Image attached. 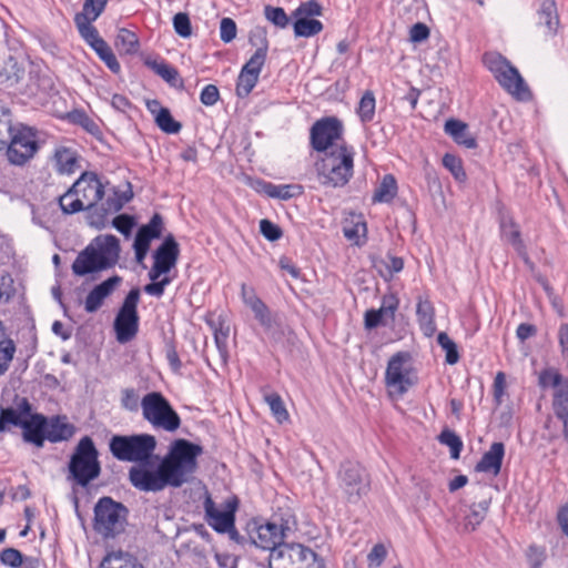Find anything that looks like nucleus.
I'll return each mask as SVG.
<instances>
[{
  "label": "nucleus",
  "mask_w": 568,
  "mask_h": 568,
  "mask_svg": "<svg viewBox=\"0 0 568 568\" xmlns=\"http://www.w3.org/2000/svg\"><path fill=\"white\" fill-rule=\"evenodd\" d=\"M133 197L130 183H103L94 172H83L59 197L62 213H79L98 207L102 213H116Z\"/></svg>",
  "instance_id": "nucleus-1"
},
{
  "label": "nucleus",
  "mask_w": 568,
  "mask_h": 568,
  "mask_svg": "<svg viewBox=\"0 0 568 568\" xmlns=\"http://www.w3.org/2000/svg\"><path fill=\"white\" fill-rule=\"evenodd\" d=\"M202 453L200 445L186 439H176L171 444L168 454L160 462L170 487L179 488L193 478L197 469V458Z\"/></svg>",
  "instance_id": "nucleus-2"
},
{
  "label": "nucleus",
  "mask_w": 568,
  "mask_h": 568,
  "mask_svg": "<svg viewBox=\"0 0 568 568\" xmlns=\"http://www.w3.org/2000/svg\"><path fill=\"white\" fill-rule=\"evenodd\" d=\"M120 245L113 235L95 237L81 251L72 264V272L78 276L108 270L119 260Z\"/></svg>",
  "instance_id": "nucleus-3"
},
{
  "label": "nucleus",
  "mask_w": 568,
  "mask_h": 568,
  "mask_svg": "<svg viewBox=\"0 0 568 568\" xmlns=\"http://www.w3.org/2000/svg\"><path fill=\"white\" fill-rule=\"evenodd\" d=\"M99 453L91 437H82L74 448L69 462L68 479L85 487L99 477L101 473Z\"/></svg>",
  "instance_id": "nucleus-4"
},
{
  "label": "nucleus",
  "mask_w": 568,
  "mask_h": 568,
  "mask_svg": "<svg viewBox=\"0 0 568 568\" xmlns=\"http://www.w3.org/2000/svg\"><path fill=\"white\" fill-rule=\"evenodd\" d=\"M353 150L344 144L326 152L317 163L320 182L333 187L346 184L353 174Z\"/></svg>",
  "instance_id": "nucleus-5"
},
{
  "label": "nucleus",
  "mask_w": 568,
  "mask_h": 568,
  "mask_svg": "<svg viewBox=\"0 0 568 568\" xmlns=\"http://www.w3.org/2000/svg\"><path fill=\"white\" fill-rule=\"evenodd\" d=\"M128 509L110 497H102L94 506L93 529L101 537L115 538L125 530Z\"/></svg>",
  "instance_id": "nucleus-6"
},
{
  "label": "nucleus",
  "mask_w": 568,
  "mask_h": 568,
  "mask_svg": "<svg viewBox=\"0 0 568 568\" xmlns=\"http://www.w3.org/2000/svg\"><path fill=\"white\" fill-rule=\"evenodd\" d=\"M155 446L156 440L154 436L149 434L115 435L110 440V450L116 459L138 464L150 459Z\"/></svg>",
  "instance_id": "nucleus-7"
},
{
  "label": "nucleus",
  "mask_w": 568,
  "mask_h": 568,
  "mask_svg": "<svg viewBox=\"0 0 568 568\" xmlns=\"http://www.w3.org/2000/svg\"><path fill=\"white\" fill-rule=\"evenodd\" d=\"M143 418L154 428L175 432L181 424L178 413L169 400L159 392H151L141 399Z\"/></svg>",
  "instance_id": "nucleus-8"
},
{
  "label": "nucleus",
  "mask_w": 568,
  "mask_h": 568,
  "mask_svg": "<svg viewBox=\"0 0 568 568\" xmlns=\"http://www.w3.org/2000/svg\"><path fill=\"white\" fill-rule=\"evenodd\" d=\"M239 507L236 497L226 498L223 503L216 504L210 493L205 490L203 509L207 525L219 534H229L235 538V513Z\"/></svg>",
  "instance_id": "nucleus-9"
},
{
  "label": "nucleus",
  "mask_w": 568,
  "mask_h": 568,
  "mask_svg": "<svg viewBox=\"0 0 568 568\" xmlns=\"http://www.w3.org/2000/svg\"><path fill=\"white\" fill-rule=\"evenodd\" d=\"M417 383V375L408 353L393 355L386 367L385 385L389 395L403 396Z\"/></svg>",
  "instance_id": "nucleus-10"
},
{
  "label": "nucleus",
  "mask_w": 568,
  "mask_h": 568,
  "mask_svg": "<svg viewBox=\"0 0 568 568\" xmlns=\"http://www.w3.org/2000/svg\"><path fill=\"white\" fill-rule=\"evenodd\" d=\"M11 164L23 165L29 162L39 150L37 131L21 123L13 124L11 136L4 148Z\"/></svg>",
  "instance_id": "nucleus-11"
},
{
  "label": "nucleus",
  "mask_w": 568,
  "mask_h": 568,
  "mask_svg": "<svg viewBox=\"0 0 568 568\" xmlns=\"http://www.w3.org/2000/svg\"><path fill=\"white\" fill-rule=\"evenodd\" d=\"M487 69L494 74L497 82L510 94L521 97L527 92L524 79L518 70L501 54L487 52L483 57Z\"/></svg>",
  "instance_id": "nucleus-12"
},
{
  "label": "nucleus",
  "mask_w": 568,
  "mask_h": 568,
  "mask_svg": "<svg viewBox=\"0 0 568 568\" xmlns=\"http://www.w3.org/2000/svg\"><path fill=\"white\" fill-rule=\"evenodd\" d=\"M316 554L302 544H283L270 554V568H315Z\"/></svg>",
  "instance_id": "nucleus-13"
},
{
  "label": "nucleus",
  "mask_w": 568,
  "mask_h": 568,
  "mask_svg": "<svg viewBox=\"0 0 568 568\" xmlns=\"http://www.w3.org/2000/svg\"><path fill=\"white\" fill-rule=\"evenodd\" d=\"M140 300V291L131 290L124 298L122 306L114 320V331L116 341L125 344L132 341L139 331L138 303Z\"/></svg>",
  "instance_id": "nucleus-14"
},
{
  "label": "nucleus",
  "mask_w": 568,
  "mask_h": 568,
  "mask_svg": "<svg viewBox=\"0 0 568 568\" xmlns=\"http://www.w3.org/2000/svg\"><path fill=\"white\" fill-rule=\"evenodd\" d=\"M129 479L136 489L142 491L155 493L170 487L161 464L154 466L150 459L131 467Z\"/></svg>",
  "instance_id": "nucleus-15"
},
{
  "label": "nucleus",
  "mask_w": 568,
  "mask_h": 568,
  "mask_svg": "<svg viewBox=\"0 0 568 568\" xmlns=\"http://www.w3.org/2000/svg\"><path fill=\"white\" fill-rule=\"evenodd\" d=\"M343 126L335 118L317 121L311 129V143L316 151L334 150L342 140Z\"/></svg>",
  "instance_id": "nucleus-16"
},
{
  "label": "nucleus",
  "mask_w": 568,
  "mask_h": 568,
  "mask_svg": "<svg viewBox=\"0 0 568 568\" xmlns=\"http://www.w3.org/2000/svg\"><path fill=\"white\" fill-rule=\"evenodd\" d=\"M179 255L180 247L178 242L172 235L166 236L153 254L154 262L149 272L150 280L156 281L175 267Z\"/></svg>",
  "instance_id": "nucleus-17"
},
{
  "label": "nucleus",
  "mask_w": 568,
  "mask_h": 568,
  "mask_svg": "<svg viewBox=\"0 0 568 568\" xmlns=\"http://www.w3.org/2000/svg\"><path fill=\"white\" fill-rule=\"evenodd\" d=\"M287 529V525L266 521L255 525L250 531V538L256 547L272 552L283 545Z\"/></svg>",
  "instance_id": "nucleus-18"
},
{
  "label": "nucleus",
  "mask_w": 568,
  "mask_h": 568,
  "mask_svg": "<svg viewBox=\"0 0 568 568\" xmlns=\"http://www.w3.org/2000/svg\"><path fill=\"white\" fill-rule=\"evenodd\" d=\"M339 485L344 489L349 499L358 498L365 494L368 488V481L365 470L355 463L347 462L341 466Z\"/></svg>",
  "instance_id": "nucleus-19"
},
{
  "label": "nucleus",
  "mask_w": 568,
  "mask_h": 568,
  "mask_svg": "<svg viewBox=\"0 0 568 568\" xmlns=\"http://www.w3.org/2000/svg\"><path fill=\"white\" fill-rule=\"evenodd\" d=\"M162 229L161 215H153L151 221L139 230L133 244L138 262H142L145 258L151 241L161 236Z\"/></svg>",
  "instance_id": "nucleus-20"
},
{
  "label": "nucleus",
  "mask_w": 568,
  "mask_h": 568,
  "mask_svg": "<svg viewBox=\"0 0 568 568\" xmlns=\"http://www.w3.org/2000/svg\"><path fill=\"white\" fill-rule=\"evenodd\" d=\"M241 297L243 303L251 308L255 318L266 329H271L274 325V318L270 308L256 295L255 290L246 284L241 286Z\"/></svg>",
  "instance_id": "nucleus-21"
},
{
  "label": "nucleus",
  "mask_w": 568,
  "mask_h": 568,
  "mask_svg": "<svg viewBox=\"0 0 568 568\" xmlns=\"http://www.w3.org/2000/svg\"><path fill=\"white\" fill-rule=\"evenodd\" d=\"M121 282L122 278L114 275L94 286L84 301V310L88 313L97 312L103 305L105 298L114 292Z\"/></svg>",
  "instance_id": "nucleus-22"
},
{
  "label": "nucleus",
  "mask_w": 568,
  "mask_h": 568,
  "mask_svg": "<svg viewBox=\"0 0 568 568\" xmlns=\"http://www.w3.org/2000/svg\"><path fill=\"white\" fill-rule=\"evenodd\" d=\"M45 426L47 418L41 414L32 413L31 409L21 425L23 439L37 447H42L47 436Z\"/></svg>",
  "instance_id": "nucleus-23"
},
{
  "label": "nucleus",
  "mask_w": 568,
  "mask_h": 568,
  "mask_svg": "<svg viewBox=\"0 0 568 568\" xmlns=\"http://www.w3.org/2000/svg\"><path fill=\"white\" fill-rule=\"evenodd\" d=\"M30 410L31 404L24 397L18 399L14 407H0V433L9 430L10 426L21 427Z\"/></svg>",
  "instance_id": "nucleus-24"
},
{
  "label": "nucleus",
  "mask_w": 568,
  "mask_h": 568,
  "mask_svg": "<svg viewBox=\"0 0 568 568\" xmlns=\"http://www.w3.org/2000/svg\"><path fill=\"white\" fill-rule=\"evenodd\" d=\"M505 456V446L500 442H495L476 464L475 470L478 473L497 476L500 473L503 459Z\"/></svg>",
  "instance_id": "nucleus-25"
},
{
  "label": "nucleus",
  "mask_w": 568,
  "mask_h": 568,
  "mask_svg": "<svg viewBox=\"0 0 568 568\" xmlns=\"http://www.w3.org/2000/svg\"><path fill=\"white\" fill-rule=\"evenodd\" d=\"M53 166L60 174H72L80 169L79 155L70 148L57 146L52 158Z\"/></svg>",
  "instance_id": "nucleus-26"
},
{
  "label": "nucleus",
  "mask_w": 568,
  "mask_h": 568,
  "mask_svg": "<svg viewBox=\"0 0 568 568\" xmlns=\"http://www.w3.org/2000/svg\"><path fill=\"white\" fill-rule=\"evenodd\" d=\"M362 217L363 215H352V219H346L343 223L344 236L357 246L365 244L367 235V225Z\"/></svg>",
  "instance_id": "nucleus-27"
},
{
  "label": "nucleus",
  "mask_w": 568,
  "mask_h": 568,
  "mask_svg": "<svg viewBox=\"0 0 568 568\" xmlns=\"http://www.w3.org/2000/svg\"><path fill=\"white\" fill-rule=\"evenodd\" d=\"M500 232L505 241L510 243L514 248L527 261L525 245L520 240L519 226L514 222L511 215H503L500 220Z\"/></svg>",
  "instance_id": "nucleus-28"
},
{
  "label": "nucleus",
  "mask_w": 568,
  "mask_h": 568,
  "mask_svg": "<svg viewBox=\"0 0 568 568\" xmlns=\"http://www.w3.org/2000/svg\"><path fill=\"white\" fill-rule=\"evenodd\" d=\"M445 132L450 135L455 142L468 149L476 146V140L469 134L467 125L455 119L447 120L445 123Z\"/></svg>",
  "instance_id": "nucleus-29"
},
{
  "label": "nucleus",
  "mask_w": 568,
  "mask_h": 568,
  "mask_svg": "<svg viewBox=\"0 0 568 568\" xmlns=\"http://www.w3.org/2000/svg\"><path fill=\"white\" fill-rule=\"evenodd\" d=\"M538 17L539 23L547 28V32L549 34H555L559 26L555 0H540Z\"/></svg>",
  "instance_id": "nucleus-30"
},
{
  "label": "nucleus",
  "mask_w": 568,
  "mask_h": 568,
  "mask_svg": "<svg viewBox=\"0 0 568 568\" xmlns=\"http://www.w3.org/2000/svg\"><path fill=\"white\" fill-rule=\"evenodd\" d=\"M397 194V182L392 174L382 178L372 196L374 203H388Z\"/></svg>",
  "instance_id": "nucleus-31"
},
{
  "label": "nucleus",
  "mask_w": 568,
  "mask_h": 568,
  "mask_svg": "<svg viewBox=\"0 0 568 568\" xmlns=\"http://www.w3.org/2000/svg\"><path fill=\"white\" fill-rule=\"evenodd\" d=\"M416 314L424 335L430 337L436 331L434 308L430 302L419 300L417 303Z\"/></svg>",
  "instance_id": "nucleus-32"
},
{
  "label": "nucleus",
  "mask_w": 568,
  "mask_h": 568,
  "mask_svg": "<svg viewBox=\"0 0 568 568\" xmlns=\"http://www.w3.org/2000/svg\"><path fill=\"white\" fill-rule=\"evenodd\" d=\"M93 20H89L84 14H75L74 23L78 28L80 36L92 48H97L104 40L99 36L95 27L92 26Z\"/></svg>",
  "instance_id": "nucleus-33"
},
{
  "label": "nucleus",
  "mask_w": 568,
  "mask_h": 568,
  "mask_svg": "<svg viewBox=\"0 0 568 568\" xmlns=\"http://www.w3.org/2000/svg\"><path fill=\"white\" fill-rule=\"evenodd\" d=\"M45 432V439L57 443L69 439L73 435L74 428L60 418H54L49 424L47 423Z\"/></svg>",
  "instance_id": "nucleus-34"
},
{
  "label": "nucleus",
  "mask_w": 568,
  "mask_h": 568,
  "mask_svg": "<svg viewBox=\"0 0 568 568\" xmlns=\"http://www.w3.org/2000/svg\"><path fill=\"white\" fill-rule=\"evenodd\" d=\"M552 405L557 417L564 423V432L568 437V383L554 393Z\"/></svg>",
  "instance_id": "nucleus-35"
},
{
  "label": "nucleus",
  "mask_w": 568,
  "mask_h": 568,
  "mask_svg": "<svg viewBox=\"0 0 568 568\" xmlns=\"http://www.w3.org/2000/svg\"><path fill=\"white\" fill-rule=\"evenodd\" d=\"M100 568H142L138 560L128 554H109Z\"/></svg>",
  "instance_id": "nucleus-36"
},
{
  "label": "nucleus",
  "mask_w": 568,
  "mask_h": 568,
  "mask_svg": "<svg viewBox=\"0 0 568 568\" xmlns=\"http://www.w3.org/2000/svg\"><path fill=\"white\" fill-rule=\"evenodd\" d=\"M115 45L126 54H133L139 50L136 34L128 29H120L115 39Z\"/></svg>",
  "instance_id": "nucleus-37"
},
{
  "label": "nucleus",
  "mask_w": 568,
  "mask_h": 568,
  "mask_svg": "<svg viewBox=\"0 0 568 568\" xmlns=\"http://www.w3.org/2000/svg\"><path fill=\"white\" fill-rule=\"evenodd\" d=\"M145 64L152 69L158 75H160L164 81L172 85H176L179 80V72L173 67L169 65L163 61L156 60H146Z\"/></svg>",
  "instance_id": "nucleus-38"
},
{
  "label": "nucleus",
  "mask_w": 568,
  "mask_h": 568,
  "mask_svg": "<svg viewBox=\"0 0 568 568\" xmlns=\"http://www.w3.org/2000/svg\"><path fill=\"white\" fill-rule=\"evenodd\" d=\"M323 29V24L320 20L300 18L294 23V33L296 37H312L320 33Z\"/></svg>",
  "instance_id": "nucleus-39"
},
{
  "label": "nucleus",
  "mask_w": 568,
  "mask_h": 568,
  "mask_svg": "<svg viewBox=\"0 0 568 568\" xmlns=\"http://www.w3.org/2000/svg\"><path fill=\"white\" fill-rule=\"evenodd\" d=\"M488 506L487 500L471 505L469 514L465 517V528L474 530L486 517Z\"/></svg>",
  "instance_id": "nucleus-40"
},
{
  "label": "nucleus",
  "mask_w": 568,
  "mask_h": 568,
  "mask_svg": "<svg viewBox=\"0 0 568 568\" xmlns=\"http://www.w3.org/2000/svg\"><path fill=\"white\" fill-rule=\"evenodd\" d=\"M565 383H568V378H565L555 368H547L539 374V385L542 388L551 387L556 392L561 389Z\"/></svg>",
  "instance_id": "nucleus-41"
},
{
  "label": "nucleus",
  "mask_w": 568,
  "mask_h": 568,
  "mask_svg": "<svg viewBox=\"0 0 568 568\" xmlns=\"http://www.w3.org/2000/svg\"><path fill=\"white\" fill-rule=\"evenodd\" d=\"M263 191L271 197L287 200L296 194L301 193V186L298 185H275L266 183L263 186Z\"/></svg>",
  "instance_id": "nucleus-42"
},
{
  "label": "nucleus",
  "mask_w": 568,
  "mask_h": 568,
  "mask_svg": "<svg viewBox=\"0 0 568 568\" xmlns=\"http://www.w3.org/2000/svg\"><path fill=\"white\" fill-rule=\"evenodd\" d=\"M265 402L270 406V409L275 417V419L282 424L290 418V414L281 398V396L276 393L267 394L264 397Z\"/></svg>",
  "instance_id": "nucleus-43"
},
{
  "label": "nucleus",
  "mask_w": 568,
  "mask_h": 568,
  "mask_svg": "<svg viewBox=\"0 0 568 568\" xmlns=\"http://www.w3.org/2000/svg\"><path fill=\"white\" fill-rule=\"evenodd\" d=\"M11 130H13L11 112L8 108L0 104V150L6 148L11 136Z\"/></svg>",
  "instance_id": "nucleus-44"
},
{
  "label": "nucleus",
  "mask_w": 568,
  "mask_h": 568,
  "mask_svg": "<svg viewBox=\"0 0 568 568\" xmlns=\"http://www.w3.org/2000/svg\"><path fill=\"white\" fill-rule=\"evenodd\" d=\"M155 122L165 133H178L181 130V124L172 118L170 110L166 108L159 109L155 115Z\"/></svg>",
  "instance_id": "nucleus-45"
},
{
  "label": "nucleus",
  "mask_w": 568,
  "mask_h": 568,
  "mask_svg": "<svg viewBox=\"0 0 568 568\" xmlns=\"http://www.w3.org/2000/svg\"><path fill=\"white\" fill-rule=\"evenodd\" d=\"M16 354V345L12 339L3 338L0 341V376L4 375L10 367V363Z\"/></svg>",
  "instance_id": "nucleus-46"
},
{
  "label": "nucleus",
  "mask_w": 568,
  "mask_h": 568,
  "mask_svg": "<svg viewBox=\"0 0 568 568\" xmlns=\"http://www.w3.org/2000/svg\"><path fill=\"white\" fill-rule=\"evenodd\" d=\"M440 444L446 445L450 449V457L458 459L463 449V442L453 430L444 429L439 437Z\"/></svg>",
  "instance_id": "nucleus-47"
},
{
  "label": "nucleus",
  "mask_w": 568,
  "mask_h": 568,
  "mask_svg": "<svg viewBox=\"0 0 568 568\" xmlns=\"http://www.w3.org/2000/svg\"><path fill=\"white\" fill-rule=\"evenodd\" d=\"M99 58L105 63V65L113 72L119 73L121 70L120 63L113 53L110 45L103 41L97 48L93 49Z\"/></svg>",
  "instance_id": "nucleus-48"
},
{
  "label": "nucleus",
  "mask_w": 568,
  "mask_h": 568,
  "mask_svg": "<svg viewBox=\"0 0 568 568\" xmlns=\"http://www.w3.org/2000/svg\"><path fill=\"white\" fill-rule=\"evenodd\" d=\"M357 113L363 122H369L375 114V97L373 92L367 91L364 93L359 101Z\"/></svg>",
  "instance_id": "nucleus-49"
},
{
  "label": "nucleus",
  "mask_w": 568,
  "mask_h": 568,
  "mask_svg": "<svg viewBox=\"0 0 568 568\" xmlns=\"http://www.w3.org/2000/svg\"><path fill=\"white\" fill-rule=\"evenodd\" d=\"M266 54V47L262 43V48L256 49L254 54L243 67L242 71L254 73L260 77L261 69L265 63Z\"/></svg>",
  "instance_id": "nucleus-50"
},
{
  "label": "nucleus",
  "mask_w": 568,
  "mask_h": 568,
  "mask_svg": "<svg viewBox=\"0 0 568 568\" xmlns=\"http://www.w3.org/2000/svg\"><path fill=\"white\" fill-rule=\"evenodd\" d=\"M437 342L440 345V347L446 352V362L449 365L456 364L459 359V355L457 352V346L454 343V341L450 339V337L446 333L440 332L437 336Z\"/></svg>",
  "instance_id": "nucleus-51"
},
{
  "label": "nucleus",
  "mask_w": 568,
  "mask_h": 568,
  "mask_svg": "<svg viewBox=\"0 0 568 568\" xmlns=\"http://www.w3.org/2000/svg\"><path fill=\"white\" fill-rule=\"evenodd\" d=\"M257 80L258 77L256 74L244 72L241 70L236 84L237 95L241 98L247 97L253 90V88L256 85Z\"/></svg>",
  "instance_id": "nucleus-52"
},
{
  "label": "nucleus",
  "mask_w": 568,
  "mask_h": 568,
  "mask_svg": "<svg viewBox=\"0 0 568 568\" xmlns=\"http://www.w3.org/2000/svg\"><path fill=\"white\" fill-rule=\"evenodd\" d=\"M443 164L453 174L455 180L458 182H464L466 180V173L459 158L447 153L443 158Z\"/></svg>",
  "instance_id": "nucleus-53"
},
{
  "label": "nucleus",
  "mask_w": 568,
  "mask_h": 568,
  "mask_svg": "<svg viewBox=\"0 0 568 568\" xmlns=\"http://www.w3.org/2000/svg\"><path fill=\"white\" fill-rule=\"evenodd\" d=\"M140 395L134 388H124L121 390V406L125 410L129 412H138L139 407H141Z\"/></svg>",
  "instance_id": "nucleus-54"
},
{
  "label": "nucleus",
  "mask_w": 568,
  "mask_h": 568,
  "mask_svg": "<svg viewBox=\"0 0 568 568\" xmlns=\"http://www.w3.org/2000/svg\"><path fill=\"white\" fill-rule=\"evenodd\" d=\"M108 0H84L82 12L89 20H97L104 11Z\"/></svg>",
  "instance_id": "nucleus-55"
},
{
  "label": "nucleus",
  "mask_w": 568,
  "mask_h": 568,
  "mask_svg": "<svg viewBox=\"0 0 568 568\" xmlns=\"http://www.w3.org/2000/svg\"><path fill=\"white\" fill-rule=\"evenodd\" d=\"M265 18L278 28H285L288 24V17L284 9L280 7L266 6L264 9Z\"/></svg>",
  "instance_id": "nucleus-56"
},
{
  "label": "nucleus",
  "mask_w": 568,
  "mask_h": 568,
  "mask_svg": "<svg viewBox=\"0 0 568 568\" xmlns=\"http://www.w3.org/2000/svg\"><path fill=\"white\" fill-rule=\"evenodd\" d=\"M175 32L182 38H189L192 34L190 18L184 12H179L173 18Z\"/></svg>",
  "instance_id": "nucleus-57"
},
{
  "label": "nucleus",
  "mask_w": 568,
  "mask_h": 568,
  "mask_svg": "<svg viewBox=\"0 0 568 568\" xmlns=\"http://www.w3.org/2000/svg\"><path fill=\"white\" fill-rule=\"evenodd\" d=\"M2 565L17 568L22 565V554L14 548H6L0 552Z\"/></svg>",
  "instance_id": "nucleus-58"
},
{
  "label": "nucleus",
  "mask_w": 568,
  "mask_h": 568,
  "mask_svg": "<svg viewBox=\"0 0 568 568\" xmlns=\"http://www.w3.org/2000/svg\"><path fill=\"white\" fill-rule=\"evenodd\" d=\"M260 231L262 235L268 241H276L281 239L283 234L278 225L266 219L261 220Z\"/></svg>",
  "instance_id": "nucleus-59"
},
{
  "label": "nucleus",
  "mask_w": 568,
  "mask_h": 568,
  "mask_svg": "<svg viewBox=\"0 0 568 568\" xmlns=\"http://www.w3.org/2000/svg\"><path fill=\"white\" fill-rule=\"evenodd\" d=\"M220 37L225 43L233 41L236 37V24L231 18H223L220 23Z\"/></svg>",
  "instance_id": "nucleus-60"
},
{
  "label": "nucleus",
  "mask_w": 568,
  "mask_h": 568,
  "mask_svg": "<svg viewBox=\"0 0 568 568\" xmlns=\"http://www.w3.org/2000/svg\"><path fill=\"white\" fill-rule=\"evenodd\" d=\"M398 307V300L395 295H385L382 301V305L378 308L387 318H393L395 311Z\"/></svg>",
  "instance_id": "nucleus-61"
},
{
  "label": "nucleus",
  "mask_w": 568,
  "mask_h": 568,
  "mask_svg": "<svg viewBox=\"0 0 568 568\" xmlns=\"http://www.w3.org/2000/svg\"><path fill=\"white\" fill-rule=\"evenodd\" d=\"M322 13V8L316 1H307L302 3L295 11L296 16H301L302 18L320 16Z\"/></svg>",
  "instance_id": "nucleus-62"
},
{
  "label": "nucleus",
  "mask_w": 568,
  "mask_h": 568,
  "mask_svg": "<svg viewBox=\"0 0 568 568\" xmlns=\"http://www.w3.org/2000/svg\"><path fill=\"white\" fill-rule=\"evenodd\" d=\"M219 98V89L213 84H207L204 87L200 95V100L204 105H214Z\"/></svg>",
  "instance_id": "nucleus-63"
},
{
  "label": "nucleus",
  "mask_w": 568,
  "mask_h": 568,
  "mask_svg": "<svg viewBox=\"0 0 568 568\" xmlns=\"http://www.w3.org/2000/svg\"><path fill=\"white\" fill-rule=\"evenodd\" d=\"M558 342L564 359L568 364V324H561L558 329Z\"/></svg>",
  "instance_id": "nucleus-64"
}]
</instances>
